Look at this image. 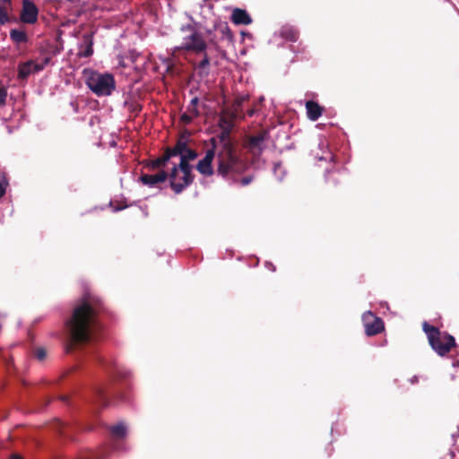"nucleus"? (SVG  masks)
<instances>
[{
    "label": "nucleus",
    "instance_id": "obj_1",
    "mask_svg": "<svg viewBox=\"0 0 459 459\" xmlns=\"http://www.w3.org/2000/svg\"><path fill=\"white\" fill-rule=\"evenodd\" d=\"M105 311V304L99 296L87 293L78 300L66 322L69 333L66 352H72L91 341V334L98 328L100 318Z\"/></svg>",
    "mask_w": 459,
    "mask_h": 459
},
{
    "label": "nucleus",
    "instance_id": "obj_2",
    "mask_svg": "<svg viewBox=\"0 0 459 459\" xmlns=\"http://www.w3.org/2000/svg\"><path fill=\"white\" fill-rule=\"evenodd\" d=\"M248 169L247 160L237 146H219L216 155V174L225 180L237 182Z\"/></svg>",
    "mask_w": 459,
    "mask_h": 459
},
{
    "label": "nucleus",
    "instance_id": "obj_3",
    "mask_svg": "<svg viewBox=\"0 0 459 459\" xmlns=\"http://www.w3.org/2000/svg\"><path fill=\"white\" fill-rule=\"evenodd\" d=\"M181 43L175 47V51L191 52L196 55L204 53L208 42L204 35L192 24L184 25L179 30Z\"/></svg>",
    "mask_w": 459,
    "mask_h": 459
},
{
    "label": "nucleus",
    "instance_id": "obj_4",
    "mask_svg": "<svg viewBox=\"0 0 459 459\" xmlns=\"http://www.w3.org/2000/svg\"><path fill=\"white\" fill-rule=\"evenodd\" d=\"M422 329L427 334L431 348L441 356L447 354L453 347L455 346V338L440 330L428 322H423Z\"/></svg>",
    "mask_w": 459,
    "mask_h": 459
},
{
    "label": "nucleus",
    "instance_id": "obj_5",
    "mask_svg": "<svg viewBox=\"0 0 459 459\" xmlns=\"http://www.w3.org/2000/svg\"><path fill=\"white\" fill-rule=\"evenodd\" d=\"M194 176L189 160L180 158V162L175 165L169 173V186L176 194H180L192 184Z\"/></svg>",
    "mask_w": 459,
    "mask_h": 459
},
{
    "label": "nucleus",
    "instance_id": "obj_6",
    "mask_svg": "<svg viewBox=\"0 0 459 459\" xmlns=\"http://www.w3.org/2000/svg\"><path fill=\"white\" fill-rule=\"evenodd\" d=\"M86 85L97 96H108L116 88V82L111 74H100L90 71L86 75Z\"/></svg>",
    "mask_w": 459,
    "mask_h": 459
},
{
    "label": "nucleus",
    "instance_id": "obj_7",
    "mask_svg": "<svg viewBox=\"0 0 459 459\" xmlns=\"http://www.w3.org/2000/svg\"><path fill=\"white\" fill-rule=\"evenodd\" d=\"M39 53L42 56L41 61L39 63L34 60H29L19 64L18 78L20 80H26L31 74L42 71L45 66L50 63L52 56L49 53H48L46 48H40Z\"/></svg>",
    "mask_w": 459,
    "mask_h": 459
},
{
    "label": "nucleus",
    "instance_id": "obj_8",
    "mask_svg": "<svg viewBox=\"0 0 459 459\" xmlns=\"http://www.w3.org/2000/svg\"><path fill=\"white\" fill-rule=\"evenodd\" d=\"M362 322L368 336L377 335L385 329L383 320L370 311L362 315Z\"/></svg>",
    "mask_w": 459,
    "mask_h": 459
},
{
    "label": "nucleus",
    "instance_id": "obj_9",
    "mask_svg": "<svg viewBox=\"0 0 459 459\" xmlns=\"http://www.w3.org/2000/svg\"><path fill=\"white\" fill-rule=\"evenodd\" d=\"M233 126L232 119L226 117H220L219 126L221 128V132L218 134L220 146H237L230 136Z\"/></svg>",
    "mask_w": 459,
    "mask_h": 459
},
{
    "label": "nucleus",
    "instance_id": "obj_10",
    "mask_svg": "<svg viewBox=\"0 0 459 459\" xmlns=\"http://www.w3.org/2000/svg\"><path fill=\"white\" fill-rule=\"evenodd\" d=\"M267 131H261L255 135H249L244 143V147L248 150L253 155L260 154L264 149V142L267 138Z\"/></svg>",
    "mask_w": 459,
    "mask_h": 459
},
{
    "label": "nucleus",
    "instance_id": "obj_11",
    "mask_svg": "<svg viewBox=\"0 0 459 459\" xmlns=\"http://www.w3.org/2000/svg\"><path fill=\"white\" fill-rule=\"evenodd\" d=\"M38 14L39 9L34 3L30 0H22L20 20L23 23L34 24L38 21Z\"/></svg>",
    "mask_w": 459,
    "mask_h": 459
},
{
    "label": "nucleus",
    "instance_id": "obj_12",
    "mask_svg": "<svg viewBox=\"0 0 459 459\" xmlns=\"http://www.w3.org/2000/svg\"><path fill=\"white\" fill-rule=\"evenodd\" d=\"M216 160L213 151H207L205 156L200 160L196 165V169L205 177H212L216 174V169L212 167L213 160Z\"/></svg>",
    "mask_w": 459,
    "mask_h": 459
},
{
    "label": "nucleus",
    "instance_id": "obj_13",
    "mask_svg": "<svg viewBox=\"0 0 459 459\" xmlns=\"http://www.w3.org/2000/svg\"><path fill=\"white\" fill-rule=\"evenodd\" d=\"M168 178H169V174L164 170H161L159 173L153 175L143 174L140 177V181L145 186L153 187L160 183L165 182Z\"/></svg>",
    "mask_w": 459,
    "mask_h": 459
},
{
    "label": "nucleus",
    "instance_id": "obj_14",
    "mask_svg": "<svg viewBox=\"0 0 459 459\" xmlns=\"http://www.w3.org/2000/svg\"><path fill=\"white\" fill-rule=\"evenodd\" d=\"M188 132H185L182 134L179 137V139L177 141L174 147H168L166 149V152L168 154H169V157H174L179 155H183L186 150H187V135Z\"/></svg>",
    "mask_w": 459,
    "mask_h": 459
},
{
    "label": "nucleus",
    "instance_id": "obj_15",
    "mask_svg": "<svg viewBox=\"0 0 459 459\" xmlns=\"http://www.w3.org/2000/svg\"><path fill=\"white\" fill-rule=\"evenodd\" d=\"M231 21L236 25H248L252 22V18L246 10L235 8L232 11Z\"/></svg>",
    "mask_w": 459,
    "mask_h": 459
},
{
    "label": "nucleus",
    "instance_id": "obj_16",
    "mask_svg": "<svg viewBox=\"0 0 459 459\" xmlns=\"http://www.w3.org/2000/svg\"><path fill=\"white\" fill-rule=\"evenodd\" d=\"M93 54V35L86 33L82 36V43L80 47L79 56L89 57Z\"/></svg>",
    "mask_w": 459,
    "mask_h": 459
},
{
    "label": "nucleus",
    "instance_id": "obj_17",
    "mask_svg": "<svg viewBox=\"0 0 459 459\" xmlns=\"http://www.w3.org/2000/svg\"><path fill=\"white\" fill-rule=\"evenodd\" d=\"M307 117L312 121H316L323 113V108L316 101L307 100L306 102Z\"/></svg>",
    "mask_w": 459,
    "mask_h": 459
},
{
    "label": "nucleus",
    "instance_id": "obj_18",
    "mask_svg": "<svg viewBox=\"0 0 459 459\" xmlns=\"http://www.w3.org/2000/svg\"><path fill=\"white\" fill-rule=\"evenodd\" d=\"M12 6V0H0V23L5 24L9 22V10Z\"/></svg>",
    "mask_w": 459,
    "mask_h": 459
},
{
    "label": "nucleus",
    "instance_id": "obj_19",
    "mask_svg": "<svg viewBox=\"0 0 459 459\" xmlns=\"http://www.w3.org/2000/svg\"><path fill=\"white\" fill-rule=\"evenodd\" d=\"M280 34L283 39L292 42L297 41L299 39L298 30L291 26H283L281 29Z\"/></svg>",
    "mask_w": 459,
    "mask_h": 459
},
{
    "label": "nucleus",
    "instance_id": "obj_20",
    "mask_svg": "<svg viewBox=\"0 0 459 459\" xmlns=\"http://www.w3.org/2000/svg\"><path fill=\"white\" fill-rule=\"evenodd\" d=\"M170 160V157H169V154L167 153L166 150L164 151V153L162 156L155 159V160H150L148 162V167L151 169H160V168H162L166 165V163Z\"/></svg>",
    "mask_w": 459,
    "mask_h": 459
},
{
    "label": "nucleus",
    "instance_id": "obj_21",
    "mask_svg": "<svg viewBox=\"0 0 459 459\" xmlns=\"http://www.w3.org/2000/svg\"><path fill=\"white\" fill-rule=\"evenodd\" d=\"M10 38L15 44L26 43L28 41V36L24 30L13 29L10 31Z\"/></svg>",
    "mask_w": 459,
    "mask_h": 459
},
{
    "label": "nucleus",
    "instance_id": "obj_22",
    "mask_svg": "<svg viewBox=\"0 0 459 459\" xmlns=\"http://www.w3.org/2000/svg\"><path fill=\"white\" fill-rule=\"evenodd\" d=\"M248 100L247 95L238 96L232 104V118H236L239 116L241 107L245 101Z\"/></svg>",
    "mask_w": 459,
    "mask_h": 459
},
{
    "label": "nucleus",
    "instance_id": "obj_23",
    "mask_svg": "<svg viewBox=\"0 0 459 459\" xmlns=\"http://www.w3.org/2000/svg\"><path fill=\"white\" fill-rule=\"evenodd\" d=\"M200 54L203 55V58L198 64H196L195 67L198 70L204 72L207 75L209 74V66L211 64V58L208 56L206 50H204V53H200Z\"/></svg>",
    "mask_w": 459,
    "mask_h": 459
},
{
    "label": "nucleus",
    "instance_id": "obj_24",
    "mask_svg": "<svg viewBox=\"0 0 459 459\" xmlns=\"http://www.w3.org/2000/svg\"><path fill=\"white\" fill-rule=\"evenodd\" d=\"M110 432L117 438H123L126 435V427L123 423H118L110 428Z\"/></svg>",
    "mask_w": 459,
    "mask_h": 459
},
{
    "label": "nucleus",
    "instance_id": "obj_25",
    "mask_svg": "<svg viewBox=\"0 0 459 459\" xmlns=\"http://www.w3.org/2000/svg\"><path fill=\"white\" fill-rule=\"evenodd\" d=\"M96 403L102 406L108 405V394L104 388L100 387L96 390Z\"/></svg>",
    "mask_w": 459,
    "mask_h": 459
},
{
    "label": "nucleus",
    "instance_id": "obj_26",
    "mask_svg": "<svg viewBox=\"0 0 459 459\" xmlns=\"http://www.w3.org/2000/svg\"><path fill=\"white\" fill-rule=\"evenodd\" d=\"M8 98V85L0 80V108L7 104Z\"/></svg>",
    "mask_w": 459,
    "mask_h": 459
},
{
    "label": "nucleus",
    "instance_id": "obj_27",
    "mask_svg": "<svg viewBox=\"0 0 459 459\" xmlns=\"http://www.w3.org/2000/svg\"><path fill=\"white\" fill-rule=\"evenodd\" d=\"M217 30L221 32L222 39L227 40L229 43L233 42V34L227 25L220 26Z\"/></svg>",
    "mask_w": 459,
    "mask_h": 459
},
{
    "label": "nucleus",
    "instance_id": "obj_28",
    "mask_svg": "<svg viewBox=\"0 0 459 459\" xmlns=\"http://www.w3.org/2000/svg\"><path fill=\"white\" fill-rule=\"evenodd\" d=\"M197 156H198V154H197L196 151L187 147V150H186L185 152L183 153V155H181V158L191 161V160H195L197 158Z\"/></svg>",
    "mask_w": 459,
    "mask_h": 459
},
{
    "label": "nucleus",
    "instance_id": "obj_29",
    "mask_svg": "<svg viewBox=\"0 0 459 459\" xmlns=\"http://www.w3.org/2000/svg\"><path fill=\"white\" fill-rule=\"evenodd\" d=\"M8 186V181L5 178L4 175H0V198H2L5 192H6V187Z\"/></svg>",
    "mask_w": 459,
    "mask_h": 459
},
{
    "label": "nucleus",
    "instance_id": "obj_30",
    "mask_svg": "<svg viewBox=\"0 0 459 459\" xmlns=\"http://www.w3.org/2000/svg\"><path fill=\"white\" fill-rule=\"evenodd\" d=\"M210 143L212 145V148L209 149L208 151H213L214 152V156L216 157L217 151H218L219 146H220V142H219V139H218V135L216 137L211 138L210 139Z\"/></svg>",
    "mask_w": 459,
    "mask_h": 459
},
{
    "label": "nucleus",
    "instance_id": "obj_31",
    "mask_svg": "<svg viewBox=\"0 0 459 459\" xmlns=\"http://www.w3.org/2000/svg\"><path fill=\"white\" fill-rule=\"evenodd\" d=\"M34 354L35 357L40 361L44 360L47 357V351L44 348H37L34 351Z\"/></svg>",
    "mask_w": 459,
    "mask_h": 459
},
{
    "label": "nucleus",
    "instance_id": "obj_32",
    "mask_svg": "<svg viewBox=\"0 0 459 459\" xmlns=\"http://www.w3.org/2000/svg\"><path fill=\"white\" fill-rule=\"evenodd\" d=\"M253 179H254V177L251 175L243 177L241 178H239V177H238V181L236 183H239L241 186H245L249 185L253 181Z\"/></svg>",
    "mask_w": 459,
    "mask_h": 459
},
{
    "label": "nucleus",
    "instance_id": "obj_33",
    "mask_svg": "<svg viewBox=\"0 0 459 459\" xmlns=\"http://www.w3.org/2000/svg\"><path fill=\"white\" fill-rule=\"evenodd\" d=\"M195 117H193L190 114L188 113H183L180 117V121L184 124V125H189L193 119Z\"/></svg>",
    "mask_w": 459,
    "mask_h": 459
},
{
    "label": "nucleus",
    "instance_id": "obj_34",
    "mask_svg": "<svg viewBox=\"0 0 459 459\" xmlns=\"http://www.w3.org/2000/svg\"><path fill=\"white\" fill-rule=\"evenodd\" d=\"M186 113L190 114L193 117H197L200 114L198 108L191 105L187 106Z\"/></svg>",
    "mask_w": 459,
    "mask_h": 459
},
{
    "label": "nucleus",
    "instance_id": "obj_35",
    "mask_svg": "<svg viewBox=\"0 0 459 459\" xmlns=\"http://www.w3.org/2000/svg\"><path fill=\"white\" fill-rule=\"evenodd\" d=\"M208 42L212 45L216 49H219V44L213 37L211 35V30L207 31Z\"/></svg>",
    "mask_w": 459,
    "mask_h": 459
},
{
    "label": "nucleus",
    "instance_id": "obj_36",
    "mask_svg": "<svg viewBox=\"0 0 459 459\" xmlns=\"http://www.w3.org/2000/svg\"><path fill=\"white\" fill-rule=\"evenodd\" d=\"M198 102H199L198 98H197V97H195V98H193V99L191 100V101H190V104H189V105H191V106H193V107L197 108V106H198Z\"/></svg>",
    "mask_w": 459,
    "mask_h": 459
},
{
    "label": "nucleus",
    "instance_id": "obj_37",
    "mask_svg": "<svg viewBox=\"0 0 459 459\" xmlns=\"http://www.w3.org/2000/svg\"><path fill=\"white\" fill-rule=\"evenodd\" d=\"M11 459H23V458L21 455L14 454V455H12Z\"/></svg>",
    "mask_w": 459,
    "mask_h": 459
},
{
    "label": "nucleus",
    "instance_id": "obj_38",
    "mask_svg": "<svg viewBox=\"0 0 459 459\" xmlns=\"http://www.w3.org/2000/svg\"><path fill=\"white\" fill-rule=\"evenodd\" d=\"M178 181L182 182V176H179L178 171Z\"/></svg>",
    "mask_w": 459,
    "mask_h": 459
},
{
    "label": "nucleus",
    "instance_id": "obj_39",
    "mask_svg": "<svg viewBox=\"0 0 459 459\" xmlns=\"http://www.w3.org/2000/svg\"><path fill=\"white\" fill-rule=\"evenodd\" d=\"M121 209H123V207H117V208H115V211H119Z\"/></svg>",
    "mask_w": 459,
    "mask_h": 459
},
{
    "label": "nucleus",
    "instance_id": "obj_40",
    "mask_svg": "<svg viewBox=\"0 0 459 459\" xmlns=\"http://www.w3.org/2000/svg\"><path fill=\"white\" fill-rule=\"evenodd\" d=\"M416 381H417V377H414V379H413V380H411V383H414V382H416Z\"/></svg>",
    "mask_w": 459,
    "mask_h": 459
},
{
    "label": "nucleus",
    "instance_id": "obj_41",
    "mask_svg": "<svg viewBox=\"0 0 459 459\" xmlns=\"http://www.w3.org/2000/svg\"><path fill=\"white\" fill-rule=\"evenodd\" d=\"M416 381H417V377H414V379H413V380H411V383H414V382H416Z\"/></svg>",
    "mask_w": 459,
    "mask_h": 459
},
{
    "label": "nucleus",
    "instance_id": "obj_42",
    "mask_svg": "<svg viewBox=\"0 0 459 459\" xmlns=\"http://www.w3.org/2000/svg\"><path fill=\"white\" fill-rule=\"evenodd\" d=\"M61 399H62L63 401H66V400H67V397L63 396V397H61Z\"/></svg>",
    "mask_w": 459,
    "mask_h": 459
},
{
    "label": "nucleus",
    "instance_id": "obj_43",
    "mask_svg": "<svg viewBox=\"0 0 459 459\" xmlns=\"http://www.w3.org/2000/svg\"><path fill=\"white\" fill-rule=\"evenodd\" d=\"M253 115V110H250L249 111V116H252Z\"/></svg>",
    "mask_w": 459,
    "mask_h": 459
}]
</instances>
